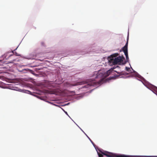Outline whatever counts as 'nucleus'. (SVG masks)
<instances>
[{"label":"nucleus","mask_w":157,"mask_h":157,"mask_svg":"<svg viewBox=\"0 0 157 157\" xmlns=\"http://www.w3.org/2000/svg\"><path fill=\"white\" fill-rule=\"evenodd\" d=\"M34 72L33 70L29 68H27V73H30L33 75Z\"/></svg>","instance_id":"a211bd4d"},{"label":"nucleus","mask_w":157,"mask_h":157,"mask_svg":"<svg viewBox=\"0 0 157 157\" xmlns=\"http://www.w3.org/2000/svg\"><path fill=\"white\" fill-rule=\"evenodd\" d=\"M14 51H13V50L12 51V52L13 53Z\"/></svg>","instance_id":"09e8293b"},{"label":"nucleus","mask_w":157,"mask_h":157,"mask_svg":"<svg viewBox=\"0 0 157 157\" xmlns=\"http://www.w3.org/2000/svg\"><path fill=\"white\" fill-rule=\"evenodd\" d=\"M104 82V81L103 80H102L101 79L99 81L97 82L93 78H90L86 79L82 81L78 82L76 83L71 84L68 83L67 84V86L68 87H69L75 86L77 85H85L84 86H82L79 87L78 88V90H79L81 89L84 88H89V89H90V87L92 86H95L98 85V86L94 89H93L87 92L90 93L92 92L93 90L101 86Z\"/></svg>","instance_id":"f257e3e1"},{"label":"nucleus","mask_w":157,"mask_h":157,"mask_svg":"<svg viewBox=\"0 0 157 157\" xmlns=\"http://www.w3.org/2000/svg\"><path fill=\"white\" fill-rule=\"evenodd\" d=\"M153 88H154V89H155V90H157V89H156V88H155L153 86ZM156 95L157 96V94H156Z\"/></svg>","instance_id":"de8ad7c7"},{"label":"nucleus","mask_w":157,"mask_h":157,"mask_svg":"<svg viewBox=\"0 0 157 157\" xmlns=\"http://www.w3.org/2000/svg\"><path fill=\"white\" fill-rule=\"evenodd\" d=\"M36 27H34V29H36Z\"/></svg>","instance_id":"603ef678"},{"label":"nucleus","mask_w":157,"mask_h":157,"mask_svg":"<svg viewBox=\"0 0 157 157\" xmlns=\"http://www.w3.org/2000/svg\"><path fill=\"white\" fill-rule=\"evenodd\" d=\"M42 69L39 68H36L34 69V71H38L41 70Z\"/></svg>","instance_id":"a878e982"},{"label":"nucleus","mask_w":157,"mask_h":157,"mask_svg":"<svg viewBox=\"0 0 157 157\" xmlns=\"http://www.w3.org/2000/svg\"><path fill=\"white\" fill-rule=\"evenodd\" d=\"M104 155H99V154L98 155V157H103Z\"/></svg>","instance_id":"a19ab883"},{"label":"nucleus","mask_w":157,"mask_h":157,"mask_svg":"<svg viewBox=\"0 0 157 157\" xmlns=\"http://www.w3.org/2000/svg\"><path fill=\"white\" fill-rule=\"evenodd\" d=\"M9 89H10L12 90H13L17 91H18L19 92H20V88L17 87H15V88H13V89H11L10 88H9Z\"/></svg>","instance_id":"6ab92c4d"},{"label":"nucleus","mask_w":157,"mask_h":157,"mask_svg":"<svg viewBox=\"0 0 157 157\" xmlns=\"http://www.w3.org/2000/svg\"><path fill=\"white\" fill-rule=\"evenodd\" d=\"M129 69H130V68L128 67H125V70L128 72L129 71Z\"/></svg>","instance_id":"393cba45"},{"label":"nucleus","mask_w":157,"mask_h":157,"mask_svg":"<svg viewBox=\"0 0 157 157\" xmlns=\"http://www.w3.org/2000/svg\"><path fill=\"white\" fill-rule=\"evenodd\" d=\"M119 55L118 53H116L111 54L107 57L108 62L110 66H112L120 62L121 63L125 59V58L123 55L117 56Z\"/></svg>","instance_id":"f03ea898"},{"label":"nucleus","mask_w":157,"mask_h":157,"mask_svg":"<svg viewBox=\"0 0 157 157\" xmlns=\"http://www.w3.org/2000/svg\"><path fill=\"white\" fill-rule=\"evenodd\" d=\"M126 58V60H124V61H123L121 63H120L119 64V65H124L127 62H129V58L128 57V53L124 54ZM125 60V59L124 60Z\"/></svg>","instance_id":"6e6552de"},{"label":"nucleus","mask_w":157,"mask_h":157,"mask_svg":"<svg viewBox=\"0 0 157 157\" xmlns=\"http://www.w3.org/2000/svg\"><path fill=\"white\" fill-rule=\"evenodd\" d=\"M31 67H36L35 66H30Z\"/></svg>","instance_id":"c03bdc74"},{"label":"nucleus","mask_w":157,"mask_h":157,"mask_svg":"<svg viewBox=\"0 0 157 157\" xmlns=\"http://www.w3.org/2000/svg\"><path fill=\"white\" fill-rule=\"evenodd\" d=\"M44 43L43 42L41 43V44L42 46H44Z\"/></svg>","instance_id":"79ce46f5"},{"label":"nucleus","mask_w":157,"mask_h":157,"mask_svg":"<svg viewBox=\"0 0 157 157\" xmlns=\"http://www.w3.org/2000/svg\"><path fill=\"white\" fill-rule=\"evenodd\" d=\"M33 57V54L32 53L29 54V56H22V58L29 60L34 59V58Z\"/></svg>","instance_id":"1a4fd4ad"},{"label":"nucleus","mask_w":157,"mask_h":157,"mask_svg":"<svg viewBox=\"0 0 157 157\" xmlns=\"http://www.w3.org/2000/svg\"><path fill=\"white\" fill-rule=\"evenodd\" d=\"M75 123V124L78 126V125L74 122V121L71 119V118L70 117V116L68 115H67Z\"/></svg>","instance_id":"4c0bfd02"},{"label":"nucleus","mask_w":157,"mask_h":157,"mask_svg":"<svg viewBox=\"0 0 157 157\" xmlns=\"http://www.w3.org/2000/svg\"><path fill=\"white\" fill-rule=\"evenodd\" d=\"M15 56H21V57H22V56H21V54H18L17 52H15Z\"/></svg>","instance_id":"cd10ccee"},{"label":"nucleus","mask_w":157,"mask_h":157,"mask_svg":"<svg viewBox=\"0 0 157 157\" xmlns=\"http://www.w3.org/2000/svg\"><path fill=\"white\" fill-rule=\"evenodd\" d=\"M70 104V102H68V103H67L66 104H65L62 105L61 106H66V105H69Z\"/></svg>","instance_id":"c85d7f7f"},{"label":"nucleus","mask_w":157,"mask_h":157,"mask_svg":"<svg viewBox=\"0 0 157 157\" xmlns=\"http://www.w3.org/2000/svg\"><path fill=\"white\" fill-rule=\"evenodd\" d=\"M134 78H135L136 79L141 82H142V83L143 84V85L148 89H149L148 88V84L151 85L152 86H153L155 88L157 89V86H154L153 85H152V84H151V83H150V82H147L146 81H145L143 79H142V78H137V77H134Z\"/></svg>","instance_id":"0eeeda50"},{"label":"nucleus","mask_w":157,"mask_h":157,"mask_svg":"<svg viewBox=\"0 0 157 157\" xmlns=\"http://www.w3.org/2000/svg\"><path fill=\"white\" fill-rule=\"evenodd\" d=\"M136 76L137 78H142L144 80L146 81L147 82H148V81H147L142 76L140 75L138 72H136L134 74Z\"/></svg>","instance_id":"4468645a"},{"label":"nucleus","mask_w":157,"mask_h":157,"mask_svg":"<svg viewBox=\"0 0 157 157\" xmlns=\"http://www.w3.org/2000/svg\"><path fill=\"white\" fill-rule=\"evenodd\" d=\"M111 73L110 70H108L105 71L100 72L99 71L98 72L95 71L93 73L92 75V77H93L95 76L94 77L95 79L99 78H102L106 77L108 76Z\"/></svg>","instance_id":"7ed1b4c3"},{"label":"nucleus","mask_w":157,"mask_h":157,"mask_svg":"<svg viewBox=\"0 0 157 157\" xmlns=\"http://www.w3.org/2000/svg\"><path fill=\"white\" fill-rule=\"evenodd\" d=\"M109 154L112 155L108 154V157H136V155H127L124 154L117 153L109 152Z\"/></svg>","instance_id":"39448f33"},{"label":"nucleus","mask_w":157,"mask_h":157,"mask_svg":"<svg viewBox=\"0 0 157 157\" xmlns=\"http://www.w3.org/2000/svg\"><path fill=\"white\" fill-rule=\"evenodd\" d=\"M129 29H128V31L127 33V36L126 39V41H128L129 40Z\"/></svg>","instance_id":"412c9836"},{"label":"nucleus","mask_w":157,"mask_h":157,"mask_svg":"<svg viewBox=\"0 0 157 157\" xmlns=\"http://www.w3.org/2000/svg\"><path fill=\"white\" fill-rule=\"evenodd\" d=\"M20 92L23 93H26V94H28L32 93V92H31V91H30L29 90H25L24 89H20Z\"/></svg>","instance_id":"9b49d317"},{"label":"nucleus","mask_w":157,"mask_h":157,"mask_svg":"<svg viewBox=\"0 0 157 157\" xmlns=\"http://www.w3.org/2000/svg\"><path fill=\"white\" fill-rule=\"evenodd\" d=\"M153 88H154V89H155V90H157V89H156V88H155L153 86ZM156 95L157 96V94H156Z\"/></svg>","instance_id":"49530a36"},{"label":"nucleus","mask_w":157,"mask_h":157,"mask_svg":"<svg viewBox=\"0 0 157 157\" xmlns=\"http://www.w3.org/2000/svg\"><path fill=\"white\" fill-rule=\"evenodd\" d=\"M148 86L149 89L154 94L156 95L157 94V90L154 89L151 85L148 84Z\"/></svg>","instance_id":"9d476101"},{"label":"nucleus","mask_w":157,"mask_h":157,"mask_svg":"<svg viewBox=\"0 0 157 157\" xmlns=\"http://www.w3.org/2000/svg\"><path fill=\"white\" fill-rule=\"evenodd\" d=\"M37 97H36L40 99H41L42 97L40 96L38 94V96H37Z\"/></svg>","instance_id":"c9c22d12"},{"label":"nucleus","mask_w":157,"mask_h":157,"mask_svg":"<svg viewBox=\"0 0 157 157\" xmlns=\"http://www.w3.org/2000/svg\"><path fill=\"white\" fill-rule=\"evenodd\" d=\"M114 65V66H113L109 69V70H110V71H111V72H112V70H113L115 68L117 67L120 68L119 66L117 65H116V64H115Z\"/></svg>","instance_id":"2eb2a0df"},{"label":"nucleus","mask_w":157,"mask_h":157,"mask_svg":"<svg viewBox=\"0 0 157 157\" xmlns=\"http://www.w3.org/2000/svg\"><path fill=\"white\" fill-rule=\"evenodd\" d=\"M19 72H21L22 73H27V68L22 69L21 70L18 69Z\"/></svg>","instance_id":"dca6fc26"},{"label":"nucleus","mask_w":157,"mask_h":157,"mask_svg":"<svg viewBox=\"0 0 157 157\" xmlns=\"http://www.w3.org/2000/svg\"><path fill=\"white\" fill-rule=\"evenodd\" d=\"M120 52H123L124 54H126L128 53V48H124L123 46L120 50Z\"/></svg>","instance_id":"f8f14e48"},{"label":"nucleus","mask_w":157,"mask_h":157,"mask_svg":"<svg viewBox=\"0 0 157 157\" xmlns=\"http://www.w3.org/2000/svg\"><path fill=\"white\" fill-rule=\"evenodd\" d=\"M12 55H10L9 56V57H10V56H11Z\"/></svg>","instance_id":"3c124183"},{"label":"nucleus","mask_w":157,"mask_h":157,"mask_svg":"<svg viewBox=\"0 0 157 157\" xmlns=\"http://www.w3.org/2000/svg\"><path fill=\"white\" fill-rule=\"evenodd\" d=\"M129 65H130V68H131L132 69V71H133V72L134 73H136V71H135L133 69V68H132V67H131V65H130V63H129Z\"/></svg>","instance_id":"7c9ffc66"},{"label":"nucleus","mask_w":157,"mask_h":157,"mask_svg":"<svg viewBox=\"0 0 157 157\" xmlns=\"http://www.w3.org/2000/svg\"><path fill=\"white\" fill-rule=\"evenodd\" d=\"M29 79H33V78H29Z\"/></svg>","instance_id":"8fccbe9b"},{"label":"nucleus","mask_w":157,"mask_h":157,"mask_svg":"<svg viewBox=\"0 0 157 157\" xmlns=\"http://www.w3.org/2000/svg\"><path fill=\"white\" fill-rule=\"evenodd\" d=\"M113 71H114V72H116L119 75H117L115 74L114 75H113V76H110L108 78V80H111L112 78L114 79L115 78H116L117 77H119L121 75H128V73L126 72H123V71H121V72H118L115 70H114Z\"/></svg>","instance_id":"423d86ee"},{"label":"nucleus","mask_w":157,"mask_h":157,"mask_svg":"<svg viewBox=\"0 0 157 157\" xmlns=\"http://www.w3.org/2000/svg\"><path fill=\"white\" fill-rule=\"evenodd\" d=\"M37 97H36L40 99H41L42 97L40 96L38 94V96H37Z\"/></svg>","instance_id":"f704fd0d"},{"label":"nucleus","mask_w":157,"mask_h":157,"mask_svg":"<svg viewBox=\"0 0 157 157\" xmlns=\"http://www.w3.org/2000/svg\"><path fill=\"white\" fill-rule=\"evenodd\" d=\"M12 62H8V63H11Z\"/></svg>","instance_id":"a18cd8bd"},{"label":"nucleus","mask_w":157,"mask_h":157,"mask_svg":"<svg viewBox=\"0 0 157 157\" xmlns=\"http://www.w3.org/2000/svg\"><path fill=\"white\" fill-rule=\"evenodd\" d=\"M40 100L44 101H45L46 102V101H47V100L46 99V98H43L42 97L41 99H40Z\"/></svg>","instance_id":"bb28decb"},{"label":"nucleus","mask_w":157,"mask_h":157,"mask_svg":"<svg viewBox=\"0 0 157 157\" xmlns=\"http://www.w3.org/2000/svg\"><path fill=\"white\" fill-rule=\"evenodd\" d=\"M94 148H95L98 155V154L101 155H104L106 156L107 157H108V154L109 153V151L104 150L98 147L96 145L94 144V145H93Z\"/></svg>","instance_id":"20e7f679"},{"label":"nucleus","mask_w":157,"mask_h":157,"mask_svg":"<svg viewBox=\"0 0 157 157\" xmlns=\"http://www.w3.org/2000/svg\"><path fill=\"white\" fill-rule=\"evenodd\" d=\"M129 77H132V76H127L126 77H124L122 76L120 78H128Z\"/></svg>","instance_id":"72a5a7b5"},{"label":"nucleus","mask_w":157,"mask_h":157,"mask_svg":"<svg viewBox=\"0 0 157 157\" xmlns=\"http://www.w3.org/2000/svg\"><path fill=\"white\" fill-rule=\"evenodd\" d=\"M33 75L36 77H38L39 76V74H36L34 73V72L33 74Z\"/></svg>","instance_id":"473e14b6"},{"label":"nucleus","mask_w":157,"mask_h":157,"mask_svg":"<svg viewBox=\"0 0 157 157\" xmlns=\"http://www.w3.org/2000/svg\"><path fill=\"white\" fill-rule=\"evenodd\" d=\"M53 105H54L56 106L59 107L60 108V107H61V106H61L62 105H58L56 104H54H54H53Z\"/></svg>","instance_id":"5701e85b"},{"label":"nucleus","mask_w":157,"mask_h":157,"mask_svg":"<svg viewBox=\"0 0 157 157\" xmlns=\"http://www.w3.org/2000/svg\"><path fill=\"white\" fill-rule=\"evenodd\" d=\"M78 127L81 130V131L85 134V136H86L88 138V139L90 141V142L92 144V145H94V143L91 140V139L84 132V131L78 126Z\"/></svg>","instance_id":"ddd939ff"},{"label":"nucleus","mask_w":157,"mask_h":157,"mask_svg":"<svg viewBox=\"0 0 157 157\" xmlns=\"http://www.w3.org/2000/svg\"><path fill=\"white\" fill-rule=\"evenodd\" d=\"M46 102H48L49 104H51L52 105H53V104H54V103H53V102H50V101H48L47 100V101H46Z\"/></svg>","instance_id":"2f4dec72"},{"label":"nucleus","mask_w":157,"mask_h":157,"mask_svg":"<svg viewBox=\"0 0 157 157\" xmlns=\"http://www.w3.org/2000/svg\"><path fill=\"white\" fill-rule=\"evenodd\" d=\"M83 97V96L81 95L78 96L77 97V99L78 100L80 99L81 98H82Z\"/></svg>","instance_id":"c756f323"},{"label":"nucleus","mask_w":157,"mask_h":157,"mask_svg":"<svg viewBox=\"0 0 157 157\" xmlns=\"http://www.w3.org/2000/svg\"><path fill=\"white\" fill-rule=\"evenodd\" d=\"M75 123V124L78 126V125L74 122V121L71 119V118L70 117V116L68 115H67Z\"/></svg>","instance_id":"58836bf2"},{"label":"nucleus","mask_w":157,"mask_h":157,"mask_svg":"<svg viewBox=\"0 0 157 157\" xmlns=\"http://www.w3.org/2000/svg\"><path fill=\"white\" fill-rule=\"evenodd\" d=\"M128 42L126 41V43L125 44V45L124 46V48H128Z\"/></svg>","instance_id":"b1692460"},{"label":"nucleus","mask_w":157,"mask_h":157,"mask_svg":"<svg viewBox=\"0 0 157 157\" xmlns=\"http://www.w3.org/2000/svg\"><path fill=\"white\" fill-rule=\"evenodd\" d=\"M60 108L66 115H68V114L67 111H65L62 108L60 107Z\"/></svg>","instance_id":"4be33fe9"},{"label":"nucleus","mask_w":157,"mask_h":157,"mask_svg":"<svg viewBox=\"0 0 157 157\" xmlns=\"http://www.w3.org/2000/svg\"><path fill=\"white\" fill-rule=\"evenodd\" d=\"M18 46H19V45L17 47V48H15L14 50H13V51H15L18 48Z\"/></svg>","instance_id":"37998d69"},{"label":"nucleus","mask_w":157,"mask_h":157,"mask_svg":"<svg viewBox=\"0 0 157 157\" xmlns=\"http://www.w3.org/2000/svg\"><path fill=\"white\" fill-rule=\"evenodd\" d=\"M2 61V60H0V61Z\"/></svg>","instance_id":"864d4df0"},{"label":"nucleus","mask_w":157,"mask_h":157,"mask_svg":"<svg viewBox=\"0 0 157 157\" xmlns=\"http://www.w3.org/2000/svg\"><path fill=\"white\" fill-rule=\"evenodd\" d=\"M136 157H157V156L136 155Z\"/></svg>","instance_id":"f3484780"},{"label":"nucleus","mask_w":157,"mask_h":157,"mask_svg":"<svg viewBox=\"0 0 157 157\" xmlns=\"http://www.w3.org/2000/svg\"><path fill=\"white\" fill-rule=\"evenodd\" d=\"M29 94H30L32 95H33V96L35 97L36 98L37 97V96H38V94H36V93H34V92H32V93H31Z\"/></svg>","instance_id":"aec40b11"},{"label":"nucleus","mask_w":157,"mask_h":157,"mask_svg":"<svg viewBox=\"0 0 157 157\" xmlns=\"http://www.w3.org/2000/svg\"><path fill=\"white\" fill-rule=\"evenodd\" d=\"M75 123V124L78 126V125L74 122V121L71 119V118L70 117V116L68 115H67Z\"/></svg>","instance_id":"ea45409f"},{"label":"nucleus","mask_w":157,"mask_h":157,"mask_svg":"<svg viewBox=\"0 0 157 157\" xmlns=\"http://www.w3.org/2000/svg\"><path fill=\"white\" fill-rule=\"evenodd\" d=\"M75 123V124L78 126V125L74 122V121L71 119V118L70 117V116L68 115H67Z\"/></svg>","instance_id":"e433bc0d"}]
</instances>
